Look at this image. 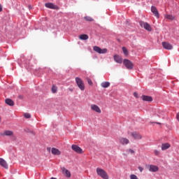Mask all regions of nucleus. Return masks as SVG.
<instances>
[{
    "mask_svg": "<svg viewBox=\"0 0 179 179\" xmlns=\"http://www.w3.org/2000/svg\"><path fill=\"white\" fill-rule=\"evenodd\" d=\"M24 117L25 118H31V115H30L29 113H24Z\"/></svg>",
    "mask_w": 179,
    "mask_h": 179,
    "instance_id": "obj_31",
    "label": "nucleus"
},
{
    "mask_svg": "<svg viewBox=\"0 0 179 179\" xmlns=\"http://www.w3.org/2000/svg\"><path fill=\"white\" fill-rule=\"evenodd\" d=\"M138 170L141 173H142V171H143V167L142 166H138Z\"/></svg>",
    "mask_w": 179,
    "mask_h": 179,
    "instance_id": "obj_34",
    "label": "nucleus"
},
{
    "mask_svg": "<svg viewBox=\"0 0 179 179\" xmlns=\"http://www.w3.org/2000/svg\"><path fill=\"white\" fill-rule=\"evenodd\" d=\"M122 51H123L124 55H128V50H127V48L123 47L122 48Z\"/></svg>",
    "mask_w": 179,
    "mask_h": 179,
    "instance_id": "obj_28",
    "label": "nucleus"
},
{
    "mask_svg": "<svg viewBox=\"0 0 179 179\" xmlns=\"http://www.w3.org/2000/svg\"><path fill=\"white\" fill-rule=\"evenodd\" d=\"M91 110L95 111V113H98V114H101V109L96 104L91 105Z\"/></svg>",
    "mask_w": 179,
    "mask_h": 179,
    "instance_id": "obj_7",
    "label": "nucleus"
},
{
    "mask_svg": "<svg viewBox=\"0 0 179 179\" xmlns=\"http://www.w3.org/2000/svg\"><path fill=\"white\" fill-rule=\"evenodd\" d=\"M131 136H133V138L134 139H141L142 138V135H141V134L136 132V131H134L132 133H131Z\"/></svg>",
    "mask_w": 179,
    "mask_h": 179,
    "instance_id": "obj_12",
    "label": "nucleus"
},
{
    "mask_svg": "<svg viewBox=\"0 0 179 179\" xmlns=\"http://www.w3.org/2000/svg\"><path fill=\"white\" fill-rule=\"evenodd\" d=\"M170 148V144L166 143H163L162 145V150H167Z\"/></svg>",
    "mask_w": 179,
    "mask_h": 179,
    "instance_id": "obj_22",
    "label": "nucleus"
},
{
    "mask_svg": "<svg viewBox=\"0 0 179 179\" xmlns=\"http://www.w3.org/2000/svg\"><path fill=\"white\" fill-rule=\"evenodd\" d=\"M134 97H136V99H138L139 97V96L138 95V93L136 92H134Z\"/></svg>",
    "mask_w": 179,
    "mask_h": 179,
    "instance_id": "obj_33",
    "label": "nucleus"
},
{
    "mask_svg": "<svg viewBox=\"0 0 179 179\" xmlns=\"http://www.w3.org/2000/svg\"><path fill=\"white\" fill-rule=\"evenodd\" d=\"M94 51L95 52H98V54H107V48L101 49L99 46H94L93 47Z\"/></svg>",
    "mask_w": 179,
    "mask_h": 179,
    "instance_id": "obj_4",
    "label": "nucleus"
},
{
    "mask_svg": "<svg viewBox=\"0 0 179 179\" xmlns=\"http://www.w3.org/2000/svg\"><path fill=\"white\" fill-rule=\"evenodd\" d=\"M71 92H72V90H70Z\"/></svg>",
    "mask_w": 179,
    "mask_h": 179,
    "instance_id": "obj_38",
    "label": "nucleus"
},
{
    "mask_svg": "<svg viewBox=\"0 0 179 179\" xmlns=\"http://www.w3.org/2000/svg\"><path fill=\"white\" fill-rule=\"evenodd\" d=\"M87 83L90 85V86H93V82L92 81V80L89 78H87Z\"/></svg>",
    "mask_w": 179,
    "mask_h": 179,
    "instance_id": "obj_29",
    "label": "nucleus"
},
{
    "mask_svg": "<svg viewBox=\"0 0 179 179\" xmlns=\"http://www.w3.org/2000/svg\"><path fill=\"white\" fill-rule=\"evenodd\" d=\"M45 8H48L49 9H57V6H55L52 3H45Z\"/></svg>",
    "mask_w": 179,
    "mask_h": 179,
    "instance_id": "obj_16",
    "label": "nucleus"
},
{
    "mask_svg": "<svg viewBox=\"0 0 179 179\" xmlns=\"http://www.w3.org/2000/svg\"><path fill=\"white\" fill-rule=\"evenodd\" d=\"M154 153H155V156H159V155H160V151L155 150L154 151Z\"/></svg>",
    "mask_w": 179,
    "mask_h": 179,
    "instance_id": "obj_32",
    "label": "nucleus"
},
{
    "mask_svg": "<svg viewBox=\"0 0 179 179\" xmlns=\"http://www.w3.org/2000/svg\"><path fill=\"white\" fill-rule=\"evenodd\" d=\"M140 26L143 27L148 31H152V27H150V24H149V23H148V22L141 21L140 22Z\"/></svg>",
    "mask_w": 179,
    "mask_h": 179,
    "instance_id": "obj_5",
    "label": "nucleus"
},
{
    "mask_svg": "<svg viewBox=\"0 0 179 179\" xmlns=\"http://www.w3.org/2000/svg\"><path fill=\"white\" fill-rule=\"evenodd\" d=\"M129 153H131V155H134V153H135V151H134V150L132 149H128L126 150V153H123V155L124 156H128Z\"/></svg>",
    "mask_w": 179,
    "mask_h": 179,
    "instance_id": "obj_24",
    "label": "nucleus"
},
{
    "mask_svg": "<svg viewBox=\"0 0 179 179\" xmlns=\"http://www.w3.org/2000/svg\"><path fill=\"white\" fill-rule=\"evenodd\" d=\"M0 122H1V117H0Z\"/></svg>",
    "mask_w": 179,
    "mask_h": 179,
    "instance_id": "obj_39",
    "label": "nucleus"
},
{
    "mask_svg": "<svg viewBox=\"0 0 179 179\" xmlns=\"http://www.w3.org/2000/svg\"><path fill=\"white\" fill-rule=\"evenodd\" d=\"M141 98L143 101H153V99L150 96L143 95Z\"/></svg>",
    "mask_w": 179,
    "mask_h": 179,
    "instance_id": "obj_18",
    "label": "nucleus"
},
{
    "mask_svg": "<svg viewBox=\"0 0 179 179\" xmlns=\"http://www.w3.org/2000/svg\"><path fill=\"white\" fill-rule=\"evenodd\" d=\"M113 58L114 61H115V62L117 64H122V58H121V57L118 56L117 55H115Z\"/></svg>",
    "mask_w": 179,
    "mask_h": 179,
    "instance_id": "obj_14",
    "label": "nucleus"
},
{
    "mask_svg": "<svg viewBox=\"0 0 179 179\" xmlns=\"http://www.w3.org/2000/svg\"><path fill=\"white\" fill-rule=\"evenodd\" d=\"M52 154L55 155L56 156H59L61 155V151H59V150H58L55 148H52Z\"/></svg>",
    "mask_w": 179,
    "mask_h": 179,
    "instance_id": "obj_19",
    "label": "nucleus"
},
{
    "mask_svg": "<svg viewBox=\"0 0 179 179\" xmlns=\"http://www.w3.org/2000/svg\"><path fill=\"white\" fill-rule=\"evenodd\" d=\"M0 12H2V5L0 4Z\"/></svg>",
    "mask_w": 179,
    "mask_h": 179,
    "instance_id": "obj_35",
    "label": "nucleus"
},
{
    "mask_svg": "<svg viewBox=\"0 0 179 179\" xmlns=\"http://www.w3.org/2000/svg\"><path fill=\"white\" fill-rule=\"evenodd\" d=\"M71 149L76 152V153H79L80 155H82L83 153V150L80 148V147L76 145H71Z\"/></svg>",
    "mask_w": 179,
    "mask_h": 179,
    "instance_id": "obj_6",
    "label": "nucleus"
},
{
    "mask_svg": "<svg viewBox=\"0 0 179 179\" xmlns=\"http://www.w3.org/2000/svg\"><path fill=\"white\" fill-rule=\"evenodd\" d=\"M149 171H151V173H156L159 171V166L151 164L149 166Z\"/></svg>",
    "mask_w": 179,
    "mask_h": 179,
    "instance_id": "obj_9",
    "label": "nucleus"
},
{
    "mask_svg": "<svg viewBox=\"0 0 179 179\" xmlns=\"http://www.w3.org/2000/svg\"><path fill=\"white\" fill-rule=\"evenodd\" d=\"M101 86L104 89H107V87H110V82H103L101 83Z\"/></svg>",
    "mask_w": 179,
    "mask_h": 179,
    "instance_id": "obj_21",
    "label": "nucleus"
},
{
    "mask_svg": "<svg viewBox=\"0 0 179 179\" xmlns=\"http://www.w3.org/2000/svg\"><path fill=\"white\" fill-rule=\"evenodd\" d=\"M84 19L87 20V22H93V18L89 16L85 17Z\"/></svg>",
    "mask_w": 179,
    "mask_h": 179,
    "instance_id": "obj_27",
    "label": "nucleus"
},
{
    "mask_svg": "<svg viewBox=\"0 0 179 179\" xmlns=\"http://www.w3.org/2000/svg\"><path fill=\"white\" fill-rule=\"evenodd\" d=\"M1 135L2 136H13V131L6 130L3 134H1Z\"/></svg>",
    "mask_w": 179,
    "mask_h": 179,
    "instance_id": "obj_15",
    "label": "nucleus"
},
{
    "mask_svg": "<svg viewBox=\"0 0 179 179\" xmlns=\"http://www.w3.org/2000/svg\"><path fill=\"white\" fill-rule=\"evenodd\" d=\"M5 101L8 104V106H15V102H13V101L10 99H6Z\"/></svg>",
    "mask_w": 179,
    "mask_h": 179,
    "instance_id": "obj_20",
    "label": "nucleus"
},
{
    "mask_svg": "<svg viewBox=\"0 0 179 179\" xmlns=\"http://www.w3.org/2000/svg\"><path fill=\"white\" fill-rule=\"evenodd\" d=\"M165 19H168L169 20H174L176 17H174L173 15H169L166 14L164 15Z\"/></svg>",
    "mask_w": 179,
    "mask_h": 179,
    "instance_id": "obj_23",
    "label": "nucleus"
},
{
    "mask_svg": "<svg viewBox=\"0 0 179 179\" xmlns=\"http://www.w3.org/2000/svg\"><path fill=\"white\" fill-rule=\"evenodd\" d=\"M0 166L4 169H8V163H6V161L2 158H0Z\"/></svg>",
    "mask_w": 179,
    "mask_h": 179,
    "instance_id": "obj_17",
    "label": "nucleus"
},
{
    "mask_svg": "<svg viewBox=\"0 0 179 179\" xmlns=\"http://www.w3.org/2000/svg\"><path fill=\"white\" fill-rule=\"evenodd\" d=\"M123 64L127 69H134V63H132L129 59H124L123 61Z\"/></svg>",
    "mask_w": 179,
    "mask_h": 179,
    "instance_id": "obj_3",
    "label": "nucleus"
},
{
    "mask_svg": "<svg viewBox=\"0 0 179 179\" xmlns=\"http://www.w3.org/2000/svg\"><path fill=\"white\" fill-rule=\"evenodd\" d=\"M119 141L122 145H128L129 143V140L127 138H120Z\"/></svg>",
    "mask_w": 179,
    "mask_h": 179,
    "instance_id": "obj_13",
    "label": "nucleus"
},
{
    "mask_svg": "<svg viewBox=\"0 0 179 179\" xmlns=\"http://www.w3.org/2000/svg\"><path fill=\"white\" fill-rule=\"evenodd\" d=\"M50 179H57V178H51Z\"/></svg>",
    "mask_w": 179,
    "mask_h": 179,
    "instance_id": "obj_37",
    "label": "nucleus"
},
{
    "mask_svg": "<svg viewBox=\"0 0 179 179\" xmlns=\"http://www.w3.org/2000/svg\"><path fill=\"white\" fill-rule=\"evenodd\" d=\"M151 12L155 15V16H156L157 17V19H159V17H160L159 11L157 10V8L155 6H152L151 7Z\"/></svg>",
    "mask_w": 179,
    "mask_h": 179,
    "instance_id": "obj_8",
    "label": "nucleus"
},
{
    "mask_svg": "<svg viewBox=\"0 0 179 179\" xmlns=\"http://www.w3.org/2000/svg\"><path fill=\"white\" fill-rule=\"evenodd\" d=\"M57 90H58V87H57V86L55 85H52V93H57Z\"/></svg>",
    "mask_w": 179,
    "mask_h": 179,
    "instance_id": "obj_26",
    "label": "nucleus"
},
{
    "mask_svg": "<svg viewBox=\"0 0 179 179\" xmlns=\"http://www.w3.org/2000/svg\"><path fill=\"white\" fill-rule=\"evenodd\" d=\"M162 46L165 50H173V45L170 44L169 42H163Z\"/></svg>",
    "mask_w": 179,
    "mask_h": 179,
    "instance_id": "obj_10",
    "label": "nucleus"
},
{
    "mask_svg": "<svg viewBox=\"0 0 179 179\" xmlns=\"http://www.w3.org/2000/svg\"><path fill=\"white\" fill-rule=\"evenodd\" d=\"M62 171L63 174H64V176H66V177H67L68 178H71V172L65 169V167L62 168Z\"/></svg>",
    "mask_w": 179,
    "mask_h": 179,
    "instance_id": "obj_11",
    "label": "nucleus"
},
{
    "mask_svg": "<svg viewBox=\"0 0 179 179\" xmlns=\"http://www.w3.org/2000/svg\"><path fill=\"white\" fill-rule=\"evenodd\" d=\"M80 40H88L89 39V36L87 34H81L79 36Z\"/></svg>",
    "mask_w": 179,
    "mask_h": 179,
    "instance_id": "obj_25",
    "label": "nucleus"
},
{
    "mask_svg": "<svg viewBox=\"0 0 179 179\" xmlns=\"http://www.w3.org/2000/svg\"><path fill=\"white\" fill-rule=\"evenodd\" d=\"M96 174L101 177V178L103 179H108V174H107V172H106V171H104V169H101V168H97L96 170Z\"/></svg>",
    "mask_w": 179,
    "mask_h": 179,
    "instance_id": "obj_1",
    "label": "nucleus"
},
{
    "mask_svg": "<svg viewBox=\"0 0 179 179\" xmlns=\"http://www.w3.org/2000/svg\"><path fill=\"white\" fill-rule=\"evenodd\" d=\"M156 124H158L159 125H160V124H162V123H160V122H156Z\"/></svg>",
    "mask_w": 179,
    "mask_h": 179,
    "instance_id": "obj_36",
    "label": "nucleus"
},
{
    "mask_svg": "<svg viewBox=\"0 0 179 179\" xmlns=\"http://www.w3.org/2000/svg\"><path fill=\"white\" fill-rule=\"evenodd\" d=\"M76 83L78 86L80 90H81L82 91L85 90V83H83V80L80 79V78H76Z\"/></svg>",
    "mask_w": 179,
    "mask_h": 179,
    "instance_id": "obj_2",
    "label": "nucleus"
},
{
    "mask_svg": "<svg viewBox=\"0 0 179 179\" xmlns=\"http://www.w3.org/2000/svg\"><path fill=\"white\" fill-rule=\"evenodd\" d=\"M130 179H139L135 174L130 175Z\"/></svg>",
    "mask_w": 179,
    "mask_h": 179,
    "instance_id": "obj_30",
    "label": "nucleus"
}]
</instances>
